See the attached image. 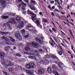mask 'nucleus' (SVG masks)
I'll use <instances>...</instances> for the list:
<instances>
[{"label":"nucleus","instance_id":"obj_61","mask_svg":"<svg viewBox=\"0 0 75 75\" xmlns=\"http://www.w3.org/2000/svg\"><path fill=\"white\" fill-rule=\"evenodd\" d=\"M71 58L72 59H73V58H74V56H73V55L72 54H71Z\"/></svg>","mask_w":75,"mask_h":75},{"label":"nucleus","instance_id":"obj_18","mask_svg":"<svg viewBox=\"0 0 75 75\" xmlns=\"http://www.w3.org/2000/svg\"><path fill=\"white\" fill-rule=\"evenodd\" d=\"M29 58L32 59H33V60H35L36 61H37L38 59L37 58L35 57L34 56H30L29 57Z\"/></svg>","mask_w":75,"mask_h":75},{"label":"nucleus","instance_id":"obj_53","mask_svg":"<svg viewBox=\"0 0 75 75\" xmlns=\"http://www.w3.org/2000/svg\"><path fill=\"white\" fill-rule=\"evenodd\" d=\"M61 33L62 34V35H66V34H65V33H64V32H63L62 31H61Z\"/></svg>","mask_w":75,"mask_h":75},{"label":"nucleus","instance_id":"obj_62","mask_svg":"<svg viewBox=\"0 0 75 75\" xmlns=\"http://www.w3.org/2000/svg\"><path fill=\"white\" fill-rule=\"evenodd\" d=\"M60 13H61V14H62V15H64V14H65V13H63V12H60Z\"/></svg>","mask_w":75,"mask_h":75},{"label":"nucleus","instance_id":"obj_33","mask_svg":"<svg viewBox=\"0 0 75 75\" xmlns=\"http://www.w3.org/2000/svg\"><path fill=\"white\" fill-rule=\"evenodd\" d=\"M58 48L60 51H63V49H62V48L61 47V46L59 45L58 47Z\"/></svg>","mask_w":75,"mask_h":75},{"label":"nucleus","instance_id":"obj_38","mask_svg":"<svg viewBox=\"0 0 75 75\" xmlns=\"http://www.w3.org/2000/svg\"><path fill=\"white\" fill-rule=\"evenodd\" d=\"M53 39L54 40V41H55L56 42H58V41H57V38H56V37H53Z\"/></svg>","mask_w":75,"mask_h":75},{"label":"nucleus","instance_id":"obj_10","mask_svg":"<svg viewBox=\"0 0 75 75\" xmlns=\"http://www.w3.org/2000/svg\"><path fill=\"white\" fill-rule=\"evenodd\" d=\"M45 73V70L42 69H40L38 71V73L40 75L44 74Z\"/></svg>","mask_w":75,"mask_h":75},{"label":"nucleus","instance_id":"obj_24","mask_svg":"<svg viewBox=\"0 0 75 75\" xmlns=\"http://www.w3.org/2000/svg\"><path fill=\"white\" fill-rule=\"evenodd\" d=\"M1 38H2L3 40H4L5 41H8V40L7 38L6 37L4 36H2L1 37Z\"/></svg>","mask_w":75,"mask_h":75},{"label":"nucleus","instance_id":"obj_8","mask_svg":"<svg viewBox=\"0 0 75 75\" xmlns=\"http://www.w3.org/2000/svg\"><path fill=\"white\" fill-rule=\"evenodd\" d=\"M5 55L6 54L4 52H1L0 50V58L1 59H4Z\"/></svg>","mask_w":75,"mask_h":75},{"label":"nucleus","instance_id":"obj_15","mask_svg":"<svg viewBox=\"0 0 75 75\" xmlns=\"http://www.w3.org/2000/svg\"><path fill=\"white\" fill-rule=\"evenodd\" d=\"M14 69V67L13 66H12L8 68V71L10 72H12V71H13Z\"/></svg>","mask_w":75,"mask_h":75},{"label":"nucleus","instance_id":"obj_9","mask_svg":"<svg viewBox=\"0 0 75 75\" xmlns=\"http://www.w3.org/2000/svg\"><path fill=\"white\" fill-rule=\"evenodd\" d=\"M15 37L17 38V39H18L19 40L21 41L22 40V38L21 37V36L20 35V34H18V33H16L15 35Z\"/></svg>","mask_w":75,"mask_h":75},{"label":"nucleus","instance_id":"obj_22","mask_svg":"<svg viewBox=\"0 0 75 75\" xmlns=\"http://www.w3.org/2000/svg\"><path fill=\"white\" fill-rule=\"evenodd\" d=\"M21 33L22 35H24L25 34V31L24 29H23L21 31Z\"/></svg>","mask_w":75,"mask_h":75},{"label":"nucleus","instance_id":"obj_57","mask_svg":"<svg viewBox=\"0 0 75 75\" xmlns=\"http://www.w3.org/2000/svg\"><path fill=\"white\" fill-rule=\"evenodd\" d=\"M50 40H52V42H53V43L54 42V40H53V39H52V38H50Z\"/></svg>","mask_w":75,"mask_h":75},{"label":"nucleus","instance_id":"obj_25","mask_svg":"<svg viewBox=\"0 0 75 75\" xmlns=\"http://www.w3.org/2000/svg\"><path fill=\"white\" fill-rule=\"evenodd\" d=\"M69 31L70 34V35H71L72 37L73 38H74V39H75V37H74L73 36V35H72V30H71L69 29Z\"/></svg>","mask_w":75,"mask_h":75},{"label":"nucleus","instance_id":"obj_45","mask_svg":"<svg viewBox=\"0 0 75 75\" xmlns=\"http://www.w3.org/2000/svg\"><path fill=\"white\" fill-rule=\"evenodd\" d=\"M2 33H3V34H5V35H7V34H8V32H2Z\"/></svg>","mask_w":75,"mask_h":75},{"label":"nucleus","instance_id":"obj_28","mask_svg":"<svg viewBox=\"0 0 75 75\" xmlns=\"http://www.w3.org/2000/svg\"><path fill=\"white\" fill-rule=\"evenodd\" d=\"M7 26H8V28L10 30H12V27L9 23L7 24Z\"/></svg>","mask_w":75,"mask_h":75},{"label":"nucleus","instance_id":"obj_47","mask_svg":"<svg viewBox=\"0 0 75 75\" xmlns=\"http://www.w3.org/2000/svg\"><path fill=\"white\" fill-rule=\"evenodd\" d=\"M31 10H34V11H35V10H37V9L35 8H31Z\"/></svg>","mask_w":75,"mask_h":75},{"label":"nucleus","instance_id":"obj_23","mask_svg":"<svg viewBox=\"0 0 75 75\" xmlns=\"http://www.w3.org/2000/svg\"><path fill=\"white\" fill-rule=\"evenodd\" d=\"M10 48V47L6 46L5 48V51H8V50H9Z\"/></svg>","mask_w":75,"mask_h":75},{"label":"nucleus","instance_id":"obj_16","mask_svg":"<svg viewBox=\"0 0 75 75\" xmlns=\"http://www.w3.org/2000/svg\"><path fill=\"white\" fill-rule=\"evenodd\" d=\"M58 66L60 68L62 69V68H63V67H64V64L61 62H59V63Z\"/></svg>","mask_w":75,"mask_h":75},{"label":"nucleus","instance_id":"obj_30","mask_svg":"<svg viewBox=\"0 0 75 75\" xmlns=\"http://www.w3.org/2000/svg\"><path fill=\"white\" fill-rule=\"evenodd\" d=\"M26 72L27 74H28L29 75H32L33 74V73L30 71H28L27 72V71H26Z\"/></svg>","mask_w":75,"mask_h":75},{"label":"nucleus","instance_id":"obj_6","mask_svg":"<svg viewBox=\"0 0 75 75\" xmlns=\"http://www.w3.org/2000/svg\"><path fill=\"white\" fill-rule=\"evenodd\" d=\"M40 18L39 19L37 18L34 22L37 24V27H40V28L42 29V25H40Z\"/></svg>","mask_w":75,"mask_h":75},{"label":"nucleus","instance_id":"obj_31","mask_svg":"<svg viewBox=\"0 0 75 75\" xmlns=\"http://www.w3.org/2000/svg\"><path fill=\"white\" fill-rule=\"evenodd\" d=\"M32 46H30V47H29V50L30 51V52H33V47H31Z\"/></svg>","mask_w":75,"mask_h":75},{"label":"nucleus","instance_id":"obj_35","mask_svg":"<svg viewBox=\"0 0 75 75\" xmlns=\"http://www.w3.org/2000/svg\"><path fill=\"white\" fill-rule=\"evenodd\" d=\"M32 26L30 24H29L28 25V26H26L27 28H31Z\"/></svg>","mask_w":75,"mask_h":75},{"label":"nucleus","instance_id":"obj_39","mask_svg":"<svg viewBox=\"0 0 75 75\" xmlns=\"http://www.w3.org/2000/svg\"><path fill=\"white\" fill-rule=\"evenodd\" d=\"M31 3H33V4H35V1H34L33 0H30Z\"/></svg>","mask_w":75,"mask_h":75},{"label":"nucleus","instance_id":"obj_63","mask_svg":"<svg viewBox=\"0 0 75 75\" xmlns=\"http://www.w3.org/2000/svg\"><path fill=\"white\" fill-rule=\"evenodd\" d=\"M50 45L52 46V47H54V44H53V43H51Z\"/></svg>","mask_w":75,"mask_h":75},{"label":"nucleus","instance_id":"obj_56","mask_svg":"<svg viewBox=\"0 0 75 75\" xmlns=\"http://www.w3.org/2000/svg\"><path fill=\"white\" fill-rule=\"evenodd\" d=\"M51 13V14H52V16H54V17L55 16V15H54V13L52 12Z\"/></svg>","mask_w":75,"mask_h":75},{"label":"nucleus","instance_id":"obj_52","mask_svg":"<svg viewBox=\"0 0 75 75\" xmlns=\"http://www.w3.org/2000/svg\"><path fill=\"white\" fill-rule=\"evenodd\" d=\"M74 6V4H73V3H72V4H71L70 5V8L72 7V6Z\"/></svg>","mask_w":75,"mask_h":75},{"label":"nucleus","instance_id":"obj_14","mask_svg":"<svg viewBox=\"0 0 75 75\" xmlns=\"http://www.w3.org/2000/svg\"><path fill=\"white\" fill-rule=\"evenodd\" d=\"M47 71L49 74H51L52 73V69L51 68L48 67L47 69Z\"/></svg>","mask_w":75,"mask_h":75},{"label":"nucleus","instance_id":"obj_1","mask_svg":"<svg viewBox=\"0 0 75 75\" xmlns=\"http://www.w3.org/2000/svg\"><path fill=\"white\" fill-rule=\"evenodd\" d=\"M33 46V47L35 48H37V49H38L40 46H39V45L37 44V43H29L26 46V47L25 48V51H26L27 52H28V51H29V49L30 48V47Z\"/></svg>","mask_w":75,"mask_h":75},{"label":"nucleus","instance_id":"obj_21","mask_svg":"<svg viewBox=\"0 0 75 75\" xmlns=\"http://www.w3.org/2000/svg\"><path fill=\"white\" fill-rule=\"evenodd\" d=\"M9 38H10V39L11 41V42H15L16 40L15 39H13V38H12V37H9Z\"/></svg>","mask_w":75,"mask_h":75},{"label":"nucleus","instance_id":"obj_4","mask_svg":"<svg viewBox=\"0 0 75 75\" xmlns=\"http://www.w3.org/2000/svg\"><path fill=\"white\" fill-rule=\"evenodd\" d=\"M30 12H31V11L29 10H28L27 11L28 13L30 14H31L33 16H32V21L34 22L35 21L37 18V15H36L34 13H33V12L30 13Z\"/></svg>","mask_w":75,"mask_h":75},{"label":"nucleus","instance_id":"obj_5","mask_svg":"<svg viewBox=\"0 0 75 75\" xmlns=\"http://www.w3.org/2000/svg\"><path fill=\"white\" fill-rule=\"evenodd\" d=\"M39 63L41 64H43V65H48L49 63H50V61L49 60L47 59H45L44 60H41L39 62Z\"/></svg>","mask_w":75,"mask_h":75},{"label":"nucleus","instance_id":"obj_32","mask_svg":"<svg viewBox=\"0 0 75 75\" xmlns=\"http://www.w3.org/2000/svg\"><path fill=\"white\" fill-rule=\"evenodd\" d=\"M57 52L59 55H62V51H59L58 52Z\"/></svg>","mask_w":75,"mask_h":75},{"label":"nucleus","instance_id":"obj_13","mask_svg":"<svg viewBox=\"0 0 75 75\" xmlns=\"http://www.w3.org/2000/svg\"><path fill=\"white\" fill-rule=\"evenodd\" d=\"M9 21H10V23H11L12 24H16V21H15V20L14 18H12L10 19Z\"/></svg>","mask_w":75,"mask_h":75},{"label":"nucleus","instance_id":"obj_41","mask_svg":"<svg viewBox=\"0 0 75 75\" xmlns=\"http://www.w3.org/2000/svg\"><path fill=\"white\" fill-rule=\"evenodd\" d=\"M24 37L25 38H29V35H26L24 36Z\"/></svg>","mask_w":75,"mask_h":75},{"label":"nucleus","instance_id":"obj_50","mask_svg":"<svg viewBox=\"0 0 75 75\" xmlns=\"http://www.w3.org/2000/svg\"><path fill=\"white\" fill-rule=\"evenodd\" d=\"M23 45V44H21V43H19V47H22V46Z\"/></svg>","mask_w":75,"mask_h":75},{"label":"nucleus","instance_id":"obj_37","mask_svg":"<svg viewBox=\"0 0 75 75\" xmlns=\"http://www.w3.org/2000/svg\"><path fill=\"white\" fill-rule=\"evenodd\" d=\"M56 23H57V24H58V25L59 26V28H61V29H62V26H61V25H59V23H58V22H56Z\"/></svg>","mask_w":75,"mask_h":75},{"label":"nucleus","instance_id":"obj_17","mask_svg":"<svg viewBox=\"0 0 75 75\" xmlns=\"http://www.w3.org/2000/svg\"><path fill=\"white\" fill-rule=\"evenodd\" d=\"M30 66V67L32 68H34V66H35V64L34 63L30 62L29 63Z\"/></svg>","mask_w":75,"mask_h":75},{"label":"nucleus","instance_id":"obj_20","mask_svg":"<svg viewBox=\"0 0 75 75\" xmlns=\"http://www.w3.org/2000/svg\"><path fill=\"white\" fill-rule=\"evenodd\" d=\"M26 67L27 69H31V66H30L29 63L26 64Z\"/></svg>","mask_w":75,"mask_h":75},{"label":"nucleus","instance_id":"obj_2","mask_svg":"<svg viewBox=\"0 0 75 75\" xmlns=\"http://www.w3.org/2000/svg\"><path fill=\"white\" fill-rule=\"evenodd\" d=\"M28 24V22L26 21H24V22H20L17 23V25H16V27L18 28H21L23 27L24 25H26Z\"/></svg>","mask_w":75,"mask_h":75},{"label":"nucleus","instance_id":"obj_44","mask_svg":"<svg viewBox=\"0 0 75 75\" xmlns=\"http://www.w3.org/2000/svg\"><path fill=\"white\" fill-rule=\"evenodd\" d=\"M22 8L23 11L25 10V7L24 6H23L22 7Z\"/></svg>","mask_w":75,"mask_h":75},{"label":"nucleus","instance_id":"obj_36","mask_svg":"<svg viewBox=\"0 0 75 75\" xmlns=\"http://www.w3.org/2000/svg\"><path fill=\"white\" fill-rule=\"evenodd\" d=\"M35 40L37 42H39L40 40L38 38H36L35 39Z\"/></svg>","mask_w":75,"mask_h":75},{"label":"nucleus","instance_id":"obj_43","mask_svg":"<svg viewBox=\"0 0 75 75\" xmlns=\"http://www.w3.org/2000/svg\"><path fill=\"white\" fill-rule=\"evenodd\" d=\"M15 55L17 57H21V54L20 53H17Z\"/></svg>","mask_w":75,"mask_h":75},{"label":"nucleus","instance_id":"obj_11","mask_svg":"<svg viewBox=\"0 0 75 75\" xmlns=\"http://www.w3.org/2000/svg\"><path fill=\"white\" fill-rule=\"evenodd\" d=\"M51 58H53V59H56V61H59L58 57H57V56H55L54 54L51 55Z\"/></svg>","mask_w":75,"mask_h":75},{"label":"nucleus","instance_id":"obj_26","mask_svg":"<svg viewBox=\"0 0 75 75\" xmlns=\"http://www.w3.org/2000/svg\"><path fill=\"white\" fill-rule=\"evenodd\" d=\"M52 67L54 69H56L58 68V67L56 66V65L53 64H52Z\"/></svg>","mask_w":75,"mask_h":75},{"label":"nucleus","instance_id":"obj_55","mask_svg":"<svg viewBox=\"0 0 75 75\" xmlns=\"http://www.w3.org/2000/svg\"><path fill=\"white\" fill-rule=\"evenodd\" d=\"M45 57L47 58H50V55H46Z\"/></svg>","mask_w":75,"mask_h":75},{"label":"nucleus","instance_id":"obj_49","mask_svg":"<svg viewBox=\"0 0 75 75\" xmlns=\"http://www.w3.org/2000/svg\"><path fill=\"white\" fill-rule=\"evenodd\" d=\"M21 4H23V6H26L27 5H26V4H25V3H24L23 2H22L21 3Z\"/></svg>","mask_w":75,"mask_h":75},{"label":"nucleus","instance_id":"obj_34","mask_svg":"<svg viewBox=\"0 0 75 75\" xmlns=\"http://www.w3.org/2000/svg\"><path fill=\"white\" fill-rule=\"evenodd\" d=\"M52 31H53L55 33H57V30H55V28H52Z\"/></svg>","mask_w":75,"mask_h":75},{"label":"nucleus","instance_id":"obj_48","mask_svg":"<svg viewBox=\"0 0 75 75\" xmlns=\"http://www.w3.org/2000/svg\"><path fill=\"white\" fill-rule=\"evenodd\" d=\"M9 24V23H7L6 24L4 23L3 25V26H4V27H6V25H7V24Z\"/></svg>","mask_w":75,"mask_h":75},{"label":"nucleus","instance_id":"obj_27","mask_svg":"<svg viewBox=\"0 0 75 75\" xmlns=\"http://www.w3.org/2000/svg\"><path fill=\"white\" fill-rule=\"evenodd\" d=\"M42 23H47L48 22V20L47 19L45 18L43 19L42 20Z\"/></svg>","mask_w":75,"mask_h":75},{"label":"nucleus","instance_id":"obj_51","mask_svg":"<svg viewBox=\"0 0 75 75\" xmlns=\"http://www.w3.org/2000/svg\"><path fill=\"white\" fill-rule=\"evenodd\" d=\"M22 1V0H18L17 1V3H21Z\"/></svg>","mask_w":75,"mask_h":75},{"label":"nucleus","instance_id":"obj_29","mask_svg":"<svg viewBox=\"0 0 75 75\" xmlns=\"http://www.w3.org/2000/svg\"><path fill=\"white\" fill-rule=\"evenodd\" d=\"M8 18V16H4L2 17V19H7Z\"/></svg>","mask_w":75,"mask_h":75},{"label":"nucleus","instance_id":"obj_12","mask_svg":"<svg viewBox=\"0 0 75 75\" xmlns=\"http://www.w3.org/2000/svg\"><path fill=\"white\" fill-rule=\"evenodd\" d=\"M29 31H30V32H31L32 33H33V34L37 33V31L35 30V28H33V29L32 30L30 29Z\"/></svg>","mask_w":75,"mask_h":75},{"label":"nucleus","instance_id":"obj_42","mask_svg":"<svg viewBox=\"0 0 75 75\" xmlns=\"http://www.w3.org/2000/svg\"><path fill=\"white\" fill-rule=\"evenodd\" d=\"M54 11H57L58 13H60V11H59V10H58V9L57 8H56L54 10Z\"/></svg>","mask_w":75,"mask_h":75},{"label":"nucleus","instance_id":"obj_40","mask_svg":"<svg viewBox=\"0 0 75 75\" xmlns=\"http://www.w3.org/2000/svg\"><path fill=\"white\" fill-rule=\"evenodd\" d=\"M67 22H68V23H70V24H71V25H73V26H75V25H74V24L73 23H71V22H70L69 21H68V20H67Z\"/></svg>","mask_w":75,"mask_h":75},{"label":"nucleus","instance_id":"obj_64","mask_svg":"<svg viewBox=\"0 0 75 75\" xmlns=\"http://www.w3.org/2000/svg\"><path fill=\"white\" fill-rule=\"evenodd\" d=\"M69 5H68L67 6V8L68 9H69Z\"/></svg>","mask_w":75,"mask_h":75},{"label":"nucleus","instance_id":"obj_46","mask_svg":"<svg viewBox=\"0 0 75 75\" xmlns=\"http://www.w3.org/2000/svg\"><path fill=\"white\" fill-rule=\"evenodd\" d=\"M39 43H40V44H41V45H42V44H43V42L41 41V40H39Z\"/></svg>","mask_w":75,"mask_h":75},{"label":"nucleus","instance_id":"obj_59","mask_svg":"<svg viewBox=\"0 0 75 75\" xmlns=\"http://www.w3.org/2000/svg\"><path fill=\"white\" fill-rule=\"evenodd\" d=\"M39 15H40V16H42V13L41 12H40L39 13Z\"/></svg>","mask_w":75,"mask_h":75},{"label":"nucleus","instance_id":"obj_58","mask_svg":"<svg viewBox=\"0 0 75 75\" xmlns=\"http://www.w3.org/2000/svg\"><path fill=\"white\" fill-rule=\"evenodd\" d=\"M55 75H61L60 74H59L58 72H56L55 73Z\"/></svg>","mask_w":75,"mask_h":75},{"label":"nucleus","instance_id":"obj_19","mask_svg":"<svg viewBox=\"0 0 75 75\" xmlns=\"http://www.w3.org/2000/svg\"><path fill=\"white\" fill-rule=\"evenodd\" d=\"M16 19L17 21H21V18L20 17H19V16H16Z\"/></svg>","mask_w":75,"mask_h":75},{"label":"nucleus","instance_id":"obj_7","mask_svg":"<svg viewBox=\"0 0 75 75\" xmlns=\"http://www.w3.org/2000/svg\"><path fill=\"white\" fill-rule=\"evenodd\" d=\"M7 0H0V3L3 6L4 8L6 7V5L7 4Z\"/></svg>","mask_w":75,"mask_h":75},{"label":"nucleus","instance_id":"obj_60","mask_svg":"<svg viewBox=\"0 0 75 75\" xmlns=\"http://www.w3.org/2000/svg\"><path fill=\"white\" fill-rule=\"evenodd\" d=\"M37 67L38 68H40V64H38L37 65Z\"/></svg>","mask_w":75,"mask_h":75},{"label":"nucleus","instance_id":"obj_3","mask_svg":"<svg viewBox=\"0 0 75 75\" xmlns=\"http://www.w3.org/2000/svg\"><path fill=\"white\" fill-rule=\"evenodd\" d=\"M1 63L2 65H3L4 67H5V68H7L8 67V66H13V65L12 63L10 61H8L7 62V63L8 64H6L5 63V62L4 60H1Z\"/></svg>","mask_w":75,"mask_h":75},{"label":"nucleus","instance_id":"obj_54","mask_svg":"<svg viewBox=\"0 0 75 75\" xmlns=\"http://www.w3.org/2000/svg\"><path fill=\"white\" fill-rule=\"evenodd\" d=\"M54 63H55V64H59V62L58 61H54Z\"/></svg>","mask_w":75,"mask_h":75}]
</instances>
